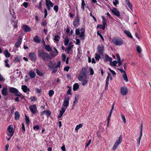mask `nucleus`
Returning a JSON list of instances; mask_svg holds the SVG:
<instances>
[{"label":"nucleus","mask_w":151,"mask_h":151,"mask_svg":"<svg viewBox=\"0 0 151 151\" xmlns=\"http://www.w3.org/2000/svg\"><path fill=\"white\" fill-rule=\"evenodd\" d=\"M79 16L78 15L74 19L73 24L75 27H77L79 24Z\"/></svg>","instance_id":"9"},{"label":"nucleus","mask_w":151,"mask_h":151,"mask_svg":"<svg viewBox=\"0 0 151 151\" xmlns=\"http://www.w3.org/2000/svg\"><path fill=\"white\" fill-rule=\"evenodd\" d=\"M61 65V61H59L57 63V65L55 66L57 68L58 67H60Z\"/></svg>","instance_id":"59"},{"label":"nucleus","mask_w":151,"mask_h":151,"mask_svg":"<svg viewBox=\"0 0 151 151\" xmlns=\"http://www.w3.org/2000/svg\"><path fill=\"white\" fill-rule=\"evenodd\" d=\"M82 126V125L81 124H80L77 125L75 128V130L77 131Z\"/></svg>","instance_id":"39"},{"label":"nucleus","mask_w":151,"mask_h":151,"mask_svg":"<svg viewBox=\"0 0 151 151\" xmlns=\"http://www.w3.org/2000/svg\"><path fill=\"white\" fill-rule=\"evenodd\" d=\"M79 88V86L78 83H75L73 86V90L76 91Z\"/></svg>","instance_id":"25"},{"label":"nucleus","mask_w":151,"mask_h":151,"mask_svg":"<svg viewBox=\"0 0 151 151\" xmlns=\"http://www.w3.org/2000/svg\"><path fill=\"white\" fill-rule=\"evenodd\" d=\"M141 139V138L139 137L138 139L137 140V145L138 146H139L140 145V142Z\"/></svg>","instance_id":"64"},{"label":"nucleus","mask_w":151,"mask_h":151,"mask_svg":"<svg viewBox=\"0 0 151 151\" xmlns=\"http://www.w3.org/2000/svg\"><path fill=\"white\" fill-rule=\"evenodd\" d=\"M29 57L31 60L33 61H35L36 59V57L35 53L31 52L29 54Z\"/></svg>","instance_id":"13"},{"label":"nucleus","mask_w":151,"mask_h":151,"mask_svg":"<svg viewBox=\"0 0 151 151\" xmlns=\"http://www.w3.org/2000/svg\"><path fill=\"white\" fill-rule=\"evenodd\" d=\"M48 66L49 68L51 69H52L53 67V62L52 61H50L49 63L48 64Z\"/></svg>","instance_id":"35"},{"label":"nucleus","mask_w":151,"mask_h":151,"mask_svg":"<svg viewBox=\"0 0 151 151\" xmlns=\"http://www.w3.org/2000/svg\"><path fill=\"white\" fill-rule=\"evenodd\" d=\"M112 42L114 44L118 46H121L124 43L123 40L121 38L118 37H115L113 38Z\"/></svg>","instance_id":"2"},{"label":"nucleus","mask_w":151,"mask_h":151,"mask_svg":"<svg viewBox=\"0 0 151 151\" xmlns=\"http://www.w3.org/2000/svg\"><path fill=\"white\" fill-rule=\"evenodd\" d=\"M23 28L24 31L26 32H30L31 30V29L30 27L26 25L23 26Z\"/></svg>","instance_id":"21"},{"label":"nucleus","mask_w":151,"mask_h":151,"mask_svg":"<svg viewBox=\"0 0 151 151\" xmlns=\"http://www.w3.org/2000/svg\"><path fill=\"white\" fill-rule=\"evenodd\" d=\"M14 61V62L15 63L17 62H19V59L18 57H17L16 58H15Z\"/></svg>","instance_id":"52"},{"label":"nucleus","mask_w":151,"mask_h":151,"mask_svg":"<svg viewBox=\"0 0 151 151\" xmlns=\"http://www.w3.org/2000/svg\"><path fill=\"white\" fill-rule=\"evenodd\" d=\"M124 32L129 37L131 38H133L130 32L129 31L127 30H125L124 31Z\"/></svg>","instance_id":"27"},{"label":"nucleus","mask_w":151,"mask_h":151,"mask_svg":"<svg viewBox=\"0 0 151 151\" xmlns=\"http://www.w3.org/2000/svg\"><path fill=\"white\" fill-rule=\"evenodd\" d=\"M11 126L12 125H10L9 126L8 128V133L7 134L8 136H10V137L13 135L14 132L13 127H11Z\"/></svg>","instance_id":"6"},{"label":"nucleus","mask_w":151,"mask_h":151,"mask_svg":"<svg viewBox=\"0 0 151 151\" xmlns=\"http://www.w3.org/2000/svg\"><path fill=\"white\" fill-rule=\"evenodd\" d=\"M67 88H69L67 92V94L69 95H71L72 93H71V89L70 87V86H68Z\"/></svg>","instance_id":"41"},{"label":"nucleus","mask_w":151,"mask_h":151,"mask_svg":"<svg viewBox=\"0 0 151 151\" xmlns=\"http://www.w3.org/2000/svg\"><path fill=\"white\" fill-rule=\"evenodd\" d=\"M97 34L99 36L101 37L102 40L104 41V38L102 36V35L99 32V31H98L97 32Z\"/></svg>","instance_id":"51"},{"label":"nucleus","mask_w":151,"mask_h":151,"mask_svg":"<svg viewBox=\"0 0 151 151\" xmlns=\"http://www.w3.org/2000/svg\"><path fill=\"white\" fill-rule=\"evenodd\" d=\"M66 56L65 55L63 54L62 57V61H65V59H66Z\"/></svg>","instance_id":"53"},{"label":"nucleus","mask_w":151,"mask_h":151,"mask_svg":"<svg viewBox=\"0 0 151 151\" xmlns=\"http://www.w3.org/2000/svg\"><path fill=\"white\" fill-rule=\"evenodd\" d=\"M112 60V58L111 57H109L108 55H105V60L104 61L107 62L109 61L110 62H111Z\"/></svg>","instance_id":"22"},{"label":"nucleus","mask_w":151,"mask_h":151,"mask_svg":"<svg viewBox=\"0 0 151 151\" xmlns=\"http://www.w3.org/2000/svg\"><path fill=\"white\" fill-rule=\"evenodd\" d=\"M127 5H128V7L131 10H132V4L130 3V2L129 1L127 2Z\"/></svg>","instance_id":"45"},{"label":"nucleus","mask_w":151,"mask_h":151,"mask_svg":"<svg viewBox=\"0 0 151 151\" xmlns=\"http://www.w3.org/2000/svg\"><path fill=\"white\" fill-rule=\"evenodd\" d=\"M8 61H9L8 59H6L4 60V62L5 63V66L6 67H7L8 68L9 67V66H10L9 65V64L8 63Z\"/></svg>","instance_id":"46"},{"label":"nucleus","mask_w":151,"mask_h":151,"mask_svg":"<svg viewBox=\"0 0 151 151\" xmlns=\"http://www.w3.org/2000/svg\"><path fill=\"white\" fill-rule=\"evenodd\" d=\"M119 3V1L118 0H115V1L113 2V4L114 5L116 6V5L118 4Z\"/></svg>","instance_id":"61"},{"label":"nucleus","mask_w":151,"mask_h":151,"mask_svg":"<svg viewBox=\"0 0 151 151\" xmlns=\"http://www.w3.org/2000/svg\"><path fill=\"white\" fill-rule=\"evenodd\" d=\"M66 109L62 107V109L61 110H60L59 111V114L58 116V118L61 117L62 115H63V113L65 111Z\"/></svg>","instance_id":"18"},{"label":"nucleus","mask_w":151,"mask_h":151,"mask_svg":"<svg viewBox=\"0 0 151 151\" xmlns=\"http://www.w3.org/2000/svg\"><path fill=\"white\" fill-rule=\"evenodd\" d=\"M122 139V136L121 135L119 137L118 139L115 142L114 145L112 149V150L113 151H114L119 145L121 143Z\"/></svg>","instance_id":"4"},{"label":"nucleus","mask_w":151,"mask_h":151,"mask_svg":"<svg viewBox=\"0 0 151 151\" xmlns=\"http://www.w3.org/2000/svg\"><path fill=\"white\" fill-rule=\"evenodd\" d=\"M60 38L59 36L57 35H55L54 39V40L56 42H58L59 41Z\"/></svg>","instance_id":"38"},{"label":"nucleus","mask_w":151,"mask_h":151,"mask_svg":"<svg viewBox=\"0 0 151 151\" xmlns=\"http://www.w3.org/2000/svg\"><path fill=\"white\" fill-rule=\"evenodd\" d=\"M97 28H99L100 29H102L103 30H104L105 27L104 26H103V25H101V24H99L97 26Z\"/></svg>","instance_id":"43"},{"label":"nucleus","mask_w":151,"mask_h":151,"mask_svg":"<svg viewBox=\"0 0 151 151\" xmlns=\"http://www.w3.org/2000/svg\"><path fill=\"white\" fill-rule=\"evenodd\" d=\"M137 50L138 52L139 53H141L142 52V50L140 47L139 46H137Z\"/></svg>","instance_id":"40"},{"label":"nucleus","mask_w":151,"mask_h":151,"mask_svg":"<svg viewBox=\"0 0 151 151\" xmlns=\"http://www.w3.org/2000/svg\"><path fill=\"white\" fill-rule=\"evenodd\" d=\"M9 92L14 93H17L19 92L18 90L14 87H10L9 88Z\"/></svg>","instance_id":"16"},{"label":"nucleus","mask_w":151,"mask_h":151,"mask_svg":"<svg viewBox=\"0 0 151 151\" xmlns=\"http://www.w3.org/2000/svg\"><path fill=\"white\" fill-rule=\"evenodd\" d=\"M25 117H26L25 120L26 121V123L28 124L29 123L30 120L29 118L26 115H25Z\"/></svg>","instance_id":"47"},{"label":"nucleus","mask_w":151,"mask_h":151,"mask_svg":"<svg viewBox=\"0 0 151 151\" xmlns=\"http://www.w3.org/2000/svg\"><path fill=\"white\" fill-rule=\"evenodd\" d=\"M46 4L48 10L50 9L51 7H52L53 4L50 0H45Z\"/></svg>","instance_id":"5"},{"label":"nucleus","mask_w":151,"mask_h":151,"mask_svg":"<svg viewBox=\"0 0 151 151\" xmlns=\"http://www.w3.org/2000/svg\"><path fill=\"white\" fill-rule=\"evenodd\" d=\"M34 40L35 42L37 43H39L40 42V40L38 36H36L34 38Z\"/></svg>","instance_id":"29"},{"label":"nucleus","mask_w":151,"mask_h":151,"mask_svg":"<svg viewBox=\"0 0 151 151\" xmlns=\"http://www.w3.org/2000/svg\"><path fill=\"white\" fill-rule=\"evenodd\" d=\"M44 13H45L44 18H45L47 15V9H44Z\"/></svg>","instance_id":"56"},{"label":"nucleus","mask_w":151,"mask_h":151,"mask_svg":"<svg viewBox=\"0 0 151 151\" xmlns=\"http://www.w3.org/2000/svg\"><path fill=\"white\" fill-rule=\"evenodd\" d=\"M36 73L37 75L39 76H43V74L38 69H36Z\"/></svg>","instance_id":"36"},{"label":"nucleus","mask_w":151,"mask_h":151,"mask_svg":"<svg viewBox=\"0 0 151 151\" xmlns=\"http://www.w3.org/2000/svg\"><path fill=\"white\" fill-rule=\"evenodd\" d=\"M82 81V85L83 86H84L85 85L88 83V81L86 78H84L83 80L82 81Z\"/></svg>","instance_id":"37"},{"label":"nucleus","mask_w":151,"mask_h":151,"mask_svg":"<svg viewBox=\"0 0 151 151\" xmlns=\"http://www.w3.org/2000/svg\"><path fill=\"white\" fill-rule=\"evenodd\" d=\"M81 32L80 35V37L81 38H82L83 40L84 39V38L85 37V35L84 31L83 28L81 29Z\"/></svg>","instance_id":"24"},{"label":"nucleus","mask_w":151,"mask_h":151,"mask_svg":"<svg viewBox=\"0 0 151 151\" xmlns=\"http://www.w3.org/2000/svg\"><path fill=\"white\" fill-rule=\"evenodd\" d=\"M22 88L23 91L25 93L27 92V91H29V89L28 88L26 85H22Z\"/></svg>","instance_id":"23"},{"label":"nucleus","mask_w":151,"mask_h":151,"mask_svg":"<svg viewBox=\"0 0 151 151\" xmlns=\"http://www.w3.org/2000/svg\"><path fill=\"white\" fill-rule=\"evenodd\" d=\"M110 65L111 66H116V64L118 63V61H114L113 62H110Z\"/></svg>","instance_id":"34"},{"label":"nucleus","mask_w":151,"mask_h":151,"mask_svg":"<svg viewBox=\"0 0 151 151\" xmlns=\"http://www.w3.org/2000/svg\"><path fill=\"white\" fill-rule=\"evenodd\" d=\"M69 97L65 98L63 101V106L65 107V109H66L69 105Z\"/></svg>","instance_id":"10"},{"label":"nucleus","mask_w":151,"mask_h":151,"mask_svg":"<svg viewBox=\"0 0 151 151\" xmlns=\"http://www.w3.org/2000/svg\"><path fill=\"white\" fill-rule=\"evenodd\" d=\"M30 99L32 101H36L37 100V99L34 96L30 98Z\"/></svg>","instance_id":"57"},{"label":"nucleus","mask_w":151,"mask_h":151,"mask_svg":"<svg viewBox=\"0 0 151 151\" xmlns=\"http://www.w3.org/2000/svg\"><path fill=\"white\" fill-rule=\"evenodd\" d=\"M45 114L47 116V117H49L50 116V115L51 114V111L49 110H44L43 111H42L41 114V115H43Z\"/></svg>","instance_id":"11"},{"label":"nucleus","mask_w":151,"mask_h":151,"mask_svg":"<svg viewBox=\"0 0 151 151\" xmlns=\"http://www.w3.org/2000/svg\"><path fill=\"white\" fill-rule=\"evenodd\" d=\"M36 92L37 93H40L41 92V89L38 88H36Z\"/></svg>","instance_id":"63"},{"label":"nucleus","mask_w":151,"mask_h":151,"mask_svg":"<svg viewBox=\"0 0 151 151\" xmlns=\"http://www.w3.org/2000/svg\"><path fill=\"white\" fill-rule=\"evenodd\" d=\"M23 5L24 6L25 8H27V6H28V3L27 2H24L23 3Z\"/></svg>","instance_id":"60"},{"label":"nucleus","mask_w":151,"mask_h":151,"mask_svg":"<svg viewBox=\"0 0 151 151\" xmlns=\"http://www.w3.org/2000/svg\"><path fill=\"white\" fill-rule=\"evenodd\" d=\"M29 75L30 77L32 78H35L36 76V74L32 70H31L29 72Z\"/></svg>","instance_id":"19"},{"label":"nucleus","mask_w":151,"mask_h":151,"mask_svg":"<svg viewBox=\"0 0 151 151\" xmlns=\"http://www.w3.org/2000/svg\"><path fill=\"white\" fill-rule=\"evenodd\" d=\"M4 54L5 56L7 58L11 56V54L9 53L7 50H6L4 52Z\"/></svg>","instance_id":"31"},{"label":"nucleus","mask_w":151,"mask_h":151,"mask_svg":"<svg viewBox=\"0 0 151 151\" xmlns=\"http://www.w3.org/2000/svg\"><path fill=\"white\" fill-rule=\"evenodd\" d=\"M54 94V91L52 90H50L49 91L48 94L51 97Z\"/></svg>","instance_id":"42"},{"label":"nucleus","mask_w":151,"mask_h":151,"mask_svg":"<svg viewBox=\"0 0 151 151\" xmlns=\"http://www.w3.org/2000/svg\"><path fill=\"white\" fill-rule=\"evenodd\" d=\"M58 7L57 5H55L54 6L53 9L56 12H57L58 11Z\"/></svg>","instance_id":"49"},{"label":"nucleus","mask_w":151,"mask_h":151,"mask_svg":"<svg viewBox=\"0 0 151 151\" xmlns=\"http://www.w3.org/2000/svg\"><path fill=\"white\" fill-rule=\"evenodd\" d=\"M69 40L68 37H65L64 41V45H67L68 44L69 42Z\"/></svg>","instance_id":"33"},{"label":"nucleus","mask_w":151,"mask_h":151,"mask_svg":"<svg viewBox=\"0 0 151 151\" xmlns=\"http://www.w3.org/2000/svg\"><path fill=\"white\" fill-rule=\"evenodd\" d=\"M39 127L38 125H36L33 127V129L34 130H37L39 129Z\"/></svg>","instance_id":"54"},{"label":"nucleus","mask_w":151,"mask_h":151,"mask_svg":"<svg viewBox=\"0 0 151 151\" xmlns=\"http://www.w3.org/2000/svg\"><path fill=\"white\" fill-rule=\"evenodd\" d=\"M7 88L5 87L1 90V93L4 96H6L7 95Z\"/></svg>","instance_id":"20"},{"label":"nucleus","mask_w":151,"mask_h":151,"mask_svg":"<svg viewBox=\"0 0 151 151\" xmlns=\"http://www.w3.org/2000/svg\"><path fill=\"white\" fill-rule=\"evenodd\" d=\"M128 91L127 88L125 87H122L120 89V92L122 94L125 96L127 94Z\"/></svg>","instance_id":"8"},{"label":"nucleus","mask_w":151,"mask_h":151,"mask_svg":"<svg viewBox=\"0 0 151 151\" xmlns=\"http://www.w3.org/2000/svg\"><path fill=\"white\" fill-rule=\"evenodd\" d=\"M111 11L117 17H119L120 16L119 12L117 10L116 8H114L113 9L111 10Z\"/></svg>","instance_id":"14"},{"label":"nucleus","mask_w":151,"mask_h":151,"mask_svg":"<svg viewBox=\"0 0 151 151\" xmlns=\"http://www.w3.org/2000/svg\"><path fill=\"white\" fill-rule=\"evenodd\" d=\"M127 5H128V7L131 10H132V4L130 3V2L129 1L127 2Z\"/></svg>","instance_id":"44"},{"label":"nucleus","mask_w":151,"mask_h":151,"mask_svg":"<svg viewBox=\"0 0 151 151\" xmlns=\"http://www.w3.org/2000/svg\"><path fill=\"white\" fill-rule=\"evenodd\" d=\"M15 118L16 120H18L19 119L20 114L18 111H16L14 114Z\"/></svg>","instance_id":"26"},{"label":"nucleus","mask_w":151,"mask_h":151,"mask_svg":"<svg viewBox=\"0 0 151 151\" xmlns=\"http://www.w3.org/2000/svg\"><path fill=\"white\" fill-rule=\"evenodd\" d=\"M122 119L124 123H125L126 122V119H125V118L124 116L122 115Z\"/></svg>","instance_id":"58"},{"label":"nucleus","mask_w":151,"mask_h":151,"mask_svg":"<svg viewBox=\"0 0 151 151\" xmlns=\"http://www.w3.org/2000/svg\"><path fill=\"white\" fill-rule=\"evenodd\" d=\"M75 32H76V34L78 35H79L80 34V32L79 29H77L76 30Z\"/></svg>","instance_id":"55"},{"label":"nucleus","mask_w":151,"mask_h":151,"mask_svg":"<svg viewBox=\"0 0 151 151\" xmlns=\"http://www.w3.org/2000/svg\"><path fill=\"white\" fill-rule=\"evenodd\" d=\"M86 69L85 68H83L80 73L78 77V79L79 81H82L84 78H86Z\"/></svg>","instance_id":"3"},{"label":"nucleus","mask_w":151,"mask_h":151,"mask_svg":"<svg viewBox=\"0 0 151 151\" xmlns=\"http://www.w3.org/2000/svg\"><path fill=\"white\" fill-rule=\"evenodd\" d=\"M98 52L100 55H103L104 46L103 45L99 46L97 48Z\"/></svg>","instance_id":"12"},{"label":"nucleus","mask_w":151,"mask_h":151,"mask_svg":"<svg viewBox=\"0 0 151 151\" xmlns=\"http://www.w3.org/2000/svg\"><path fill=\"white\" fill-rule=\"evenodd\" d=\"M22 42V39L19 38L17 41L15 43V46L16 47H18L21 44Z\"/></svg>","instance_id":"17"},{"label":"nucleus","mask_w":151,"mask_h":151,"mask_svg":"<svg viewBox=\"0 0 151 151\" xmlns=\"http://www.w3.org/2000/svg\"><path fill=\"white\" fill-rule=\"evenodd\" d=\"M70 68V67L69 66H66L64 68V70L68 71Z\"/></svg>","instance_id":"62"},{"label":"nucleus","mask_w":151,"mask_h":151,"mask_svg":"<svg viewBox=\"0 0 151 151\" xmlns=\"http://www.w3.org/2000/svg\"><path fill=\"white\" fill-rule=\"evenodd\" d=\"M72 42H70L68 44V47L66 48L65 49V51H67V53L69 54L70 49L73 47V45H72Z\"/></svg>","instance_id":"15"},{"label":"nucleus","mask_w":151,"mask_h":151,"mask_svg":"<svg viewBox=\"0 0 151 151\" xmlns=\"http://www.w3.org/2000/svg\"><path fill=\"white\" fill-rule=\"evenodd\" d=\"M100 58V55L97 54H96L95 55V58L96 60H99Z\"/></svg>","instance_id":"48"},{"label":"nucleus","mask_w":151,"mask_h":151,"mask_svg":"<svg viewBox=\"0 0 151 151\" xmlns=\"http://www.w3.org/2000/svg\"><path fill=\"white\" fill-rule=\"evenodd\" d=\"M30 111L33 114H35L37 111V108L36 105H30L29 107Z\"/></svg>","instance_id":"7"},{"label":"nucleus","mask_w":151,"mask_h":151,"mask_svg":"<svg viewBox=\"0 0 151 151\" xmlns=\"http://www.w3.org/2000/svg\"><path fill=\"white\" fill-rule=\"evenodd\" d=\"M79 98V95L77 94L76 95L75 98V100L73 102V106L75 105V104H77L78 102L77 99Z\"/></svg>","instance_id":"32"},{"label":"nucleus","mask_w":151,"mask_h":151,"mask_svg":"<svg viewBox=\"0 0 151 151\" xmlns=\"http://www.w3.org/2000/svg\"><path fill=\"white\" fill-rule=\"evenodd\" d=\"M122 77L124 79L126 82H127L128 81V79L126 73H124V74H123L122 75Z\"/></svg>","instance_id":"30"},{"label":"nucleus","mask_w":151,"mask_h":151,"mask_svg":"<svg viewBox=\"0 0 151 151\" xmlns=\"http://www.w3.org/2000/svg\"><path fill=\"white\" fill-rule=\"evenodd\" d=\"M54 49L55 50V52H56L57 54H52V56H53V57H55V56H56V55H58V51H57V49L55 48L54 47Z\"/></svg>","instance_id":"50"},{"label":"nucleus","mask_w":151,"mask_h":151,"mask_svg":"<svg viewBox=\"0 0 151 151\" xmlns=\"http://www.w3.org/2000/svg\"><path fill=\"white\" fill-rule=\"evenodd\" d=\"M37 54L38 57L40 59H42L44 61H47L50 58L49 54L43 50H38Z\"/></svg>","instance_id":"1"},{"label":"nucleus","mask_w":151,"mask_h":151,"mask_svg":"<svg viewBox=\"0 0 151 151\" xmlns=\"http://www.w3.org/2000/svg\"><path fill=\"white\" fill-rule=\"evenodd\" d=\"M45 49L48 51L51 52L52 51V49L50 46L49 45H46L45 46Z\"/></svg>","instance_id":"28"}]
</instances>
